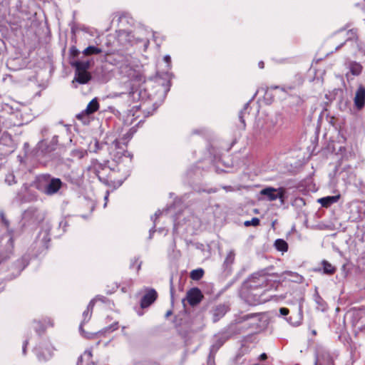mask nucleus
Listing matches in <instances>:
<instances>
[{"mask_svg":"<svg viewBox=\"0 0 365 365\" xmlns=\"http://www.w3.org/2000/svg\"><path fill=\"white\" fill-rule=\"evenodd\" d=\"M340 198V195H334V196H327L324 197H322L318 200V202L322 205V207H327L331 205L336 203Z\"/></svg>","mask_w":365,"mask_h":365,"instance_id":"obj_14","label":"nucleus"},{"mask_svg":"<svg viewBox=\"0 0 365 365\" xmlns=\"http://www.w3.org/2000/svg\"><path fill=\"white\" fill-rule=\"evenodd\" d=\"M322 264L323 266L324 273L327 274H333L335 272L336 268L328 261L323 260L322 262Z\"/></svg>","mask_w":365,"mask_h":365,"instance_id":"obj_19","label":"nucleus"},{"mask_svg":"<svg viewBox=\"0 0 365 365\" xmlns=\"http://www.w3.org/2000/svg\"><path fill=\"white\" fill-rule=\"evenodd\" d=\"M4 0H0V4L3 2Z\"/></svg>","mask_w":365,"mask_h":365,"instance_id":"obj_56","label":"nucleus"},{"mask_svg":"<svg viewBox=\"0 0 365 365\" xmlns=\"http://www.w3.org/2000/svg\"><path fill=\"white\" fill-rule=\"evenodd\" d=\"M202 294L198 288H192L187 293V299L190 305H196L201 301Z\"/></svg>","mask_w":365,"mask_h":365,"instance_id":"obj_7","label":"nucleus"},{"mask_svg":"<svg viewBox=\"0 0 365 365\" xmlns=\"http://www.w3.org/2000/svg\"><path fill=\"white\" fill-rule=\"evenodd\" d=\"M38 185L37 188L46 195L56 194L63 186V182L59 178H52L50 175H43L38 178Z\"/></svg>","mask_w":365,"mask_h":365,"instance_id":"obj_1","label":"nucleus"},{"mask_svg":"<svg viewBox=\"0 0 365 365\" xmlns=\"http://www.w3.org/2000/svg\"><path fill=\"white\" fill-rule=\"evenodd\" d=\"M350 73L354 76H359L362 71V66L356 61H351L349 64Z\"/></svg>","mask_w":365,"mask_h":365,"instance_id":"obj_18","label":"nucleus"},{"mask_svg":"<svg viewBox=\"0 0 365 365\" xmlns=\"http://www.w3.org/2000/svg\"><path fill=\"white\" fill-rule=\"evenodd\" d=\"M344 43H341L340 44L339 46H338L336 48V50L337 51L340 47H341L343 46Z\"/></svg>","mask_w":365,"mask_h":365,"instance_id":"obj_49","label":"nucleus"},{"mask_svg":"<svg viewBox=\"0 0 365 365\" xmlns=\"http://www.w3.org/2000/svg\"><path fill=\"white\" fill-rule=\"evenodd\" d=\"M258 66L260 68H263L264 67V63L263 61H259Z\"/></svg>","mask_w":365,"mask_h":365,"instance_id":"obj_42","label":"nucleus"},{"mask_svg":"<svg viewBox=\"0 0 365 365\" xmlns=\"http://www.w3.org/2000/svg\"><path fill=\"white\" fill-rule=\"evenodd\" d=\"M272 88H278L279 86H274V87H271Z\"/></svg>","mask_w":365,"mask_h":365,"instance_id":"obj_53","label":"nucleus"},{"mask_svg":"<svg viewBox=\"0 0 365 365\" xmlns=\"http://www.w3.org/2000/svg\"><path fill=\"white\" fill-rule=\"evenodd\" d=\"M161 214V212L160 210L157 211L155 215H154V217H155V219H156L157 217H158L160 216V215Z\"/></svg>","mask_w":365,"mask_h":365,"instance_id":"obj_43","label":"nucleus"},{"mask_svg":"<svg viewBox=\"0 0 365 365\" xmlns=\"http://www.w3.org/2000/svg\"><path fill=\"white\" fill-rule=\"evenodd\" d=\"M92 357V353L91 351H86L83 356H81L77 361V365H82L83 359V358H86V359L88 361Z\"/></svg>","mask_w":365,"mask_h":365,"instance_id":"obj_26","label":"nucleus"},{"mask_svg":"<svg viewBox=\"0 0 365 365\" xmlns=\"http://www.w3.org/2000/svg\"><path fill=\"white\" fill-rule=\"evenodd\" d=\"M95 301H96L95 299H92L88 304L86 310H85L83 313V321L81 323V325L79 327V329L81 331H83V329H82L83 324L86 322H88L90 320V319L91 318L93 309V307L95 304Z\"/></svg>","mask_w":365,"mask_h":365,"instance_id":"obj_11","label":"nucleus"},{"mask_svg":"<svg viewBox=\"0 0 365 365\" xmlns=\"http://www.w3.org/2000/svg\"><path fill=\"white\" fill-rule=\"evenodd\" d=\"M27 344H28L27 341H25L24 343V345H23V353H24V354H26Z\"/></svg>","mask_w":365,"mask_h":365,"instance_id":"obj_40","label":"nucleus"},{"mask_svg":"<svg viewBox=\"0 0 365 365\" xmlns=\"http://www.w3.org/2000/svg\"><path fill=\"white\" fill-rule=\"evenodd\" d=\"M71 65L73 67H74L76 70L86 71H88V69L91 66V63H90L89 61H76L75 62H71Z\"/></svg>","mask_w":365,"mask_h":365,"instance_id":"obj_17","label":"nucleus"},{"mask_svg":"<svg viewBox=\"0 0 365 365\" xmlns=\"http://www.w3.org/2000/svg\"><path fill=\"white\" fill-rule=\"evenodd\" d=\"M128 175H129L128 171H127L124 173L123 178L118 180L119 185H121L123 183V180L127 178V176H128Z\"/></svg>","mask_w":365,"mask_h":365,"instance_id":"obj_39","label":"nucleus"},{"mask_svg":"<svg viewBox=\"0 0 365 365\" xmlns=\"http://www.w3.org/2000/svg\"><path fill=\"white\" fill-rule=\"evenodd\" d=\"M347 36H348V37H347L346 41H351L353 39H355V40L358 39L357 36H356V33L353 29H351V30H349L347 32Z\"/></svg>","mask_w":365,"mask_h":365,"instance_id":"obj_29","label":"nucleus"},{"mask_svg":"<svg viewBox=\"0 0 365 365\" xmlns=\"http://www.w3.org/2000/svg\"><path fill=\"white\" fill-rule=\"evenodd\" d=\"M263 301H264V300H262V299H259H259H256V300H255V302H256V303H262Z\"/></svg>","mask_w":365,"mask_h":365,"instance_id":"obj_47","label":"nucleus"},{"mask_svg":"<svg viewBox=\"0 0 365 365\" xmlns=\"http://www.w3.org/2000/svg\"><path fill=\"white\" fill-rule=\"evenodd\" d=\"M230 334L225 331L215 335L213 342L211 346V351L216 352L228 339L230 337Z\"/></svg>","mask_w":365,"mask_h":365,"instance_id":"obj_5","label":"nucleus"},{"mask_svg":"<svg viewBox=\"0 0 365 365\" xmlns=\"http://www.w3.org/2000/svg\"><path fill=\"white\" fill-rule=\"evenodd\" d=\"M346 77H347V78H349V73H346Z\"/></svg>","mask_w":365,"mask_h":365,"instance_id":"obj_55","label":"nucleus"},{"mask_svg":"<svg viewBox=\"0 0 365 365\" xmlns=\"http://www.w3.org/2000/svg\"><path fill=\"white\" fill-rule=\"evenodd\" d=\"M227 312V307L224 304H220L215 307L212 310V320L214 322H217Z\"/></svg>","mask_w":365,"mask_h":365,"instance_id":"obj_12","label":"nucleus"},{"mask_svg":"<svg viewBox=\"0 0 365 365\" xmlns=\"http://www.w3.org/2000/svg\"><path fill=\"white\" fill-rule=\"evenodd\" d=\"M102 52V50L98 47H96L94 46H90L87 47L84 51H83V53L86 56H90L93 54H98Z\"/></svg>","mask_w":365,"mask_h":365,"instance_id":"obj_20","label":"nucleus"},{"mask_svg":"<svg viewBox=\"0 0 365 365\" xmlns=\"http://www.w3.org/2000/svg\"><path fill=\"white\" fill-rule=\"evenodd\" d=\"M284 274L291 277L290 280L297 283H302L303 281V277L298 274L297 273L292 272L290 271L285 272Z\"/></svg>","mask_w":365,"mask_h":365,"instance_id":"obj_24","label":"nucleus"},{"mask_svg":"<svg viewBox=\"0 0 365 365\" xmlns=\"http://www.w3.org/2000/svg\"><path fill=\"white\" fill-rule=\"evenodd\" d=\"M250 319H254L256 322L259 321V315L258 314H244L238 319V322H242Z\"/></svg>","mask_w":365,"mask_h":365,"instance_id":"obj_21","label":"nucleus"},{"mask_svg":"<svg viewBox=\"0 0 365 365\" xmlns=\"http://www.w3.org/2000/svg\"><path fill=\"white\" fill-rule=\"evenodd\" d=\"M243 113H244V110H241L239 113V118H240V120L241 121V123H242L243 125V127L245 128V120L243 118Z\"/></svg>","mask_w":365,"mask_h":365,"instance_id":"obj_37","label":"nucleus"},{"mask_svg":"<svg viewBox=\"0 0 365 365\" xmlns=\"http://www.w3.org/2000/svg\"><path fill=\"white\" fill-rule=\"evenodd\" d=\"M170 294H171V297L173 298V286H171V287H170Z\"/></svg>","mask_w":365,"mask_h":365,"instance_id":"obj_48","label":"nucleus"},{"mask_svg":"<svg viewBox=\"0 0 365 365\" xmlns=\"http://www.w3.org/2000/svg\"><path fill=\"white\" fill-rule=\"evenodd\" d=\"M274 245L277 250L282 252L287 251L288 248L287 243L282 239L277 240L274 242Z\"/></svg>","mask_w":365,"mask_h":365,"instance_id":"obj_23","label":"nucleus"},{"mask_svg":"<svg viewBox=\"0 0 365 365\" xmlns=\"http://www.w3.org/2000/svg\"><path fill=\"white\" fill-rule=\"evenodd\" d=\"M312 333H313V334H316V331H314H314H312Z\"/></svg>","mask_w":365,"mask_h":365,"instance_id":"obj_54","label":"nucleus"},{"mask_svg":"<svg viewBox=\"0 0 365 365\" xmlns=\"http://www.w3.org/2000/svg\"><path fill=\"white\" fill-rule=\"evenodd\" d=\"M279 313L281 315L286 316L289 314V309L284 307L279 309Z\"/></svg>","mask_w":365,"mask_h":365,"instance_id":"obj_36","label":"nucleus"},{"mask_svg":"<svg viewBox=\"0 0 365 365\" xmlns=\"http://www.w3.org/2000/svg\"><path fill=\"white\" fill-rule=\"evenodd\" d=\"M267 359V355L266 354L263 353L260 356H259V359L260 360H264Z\"/></svg>","mask_w":365,"mask_h":365,"instance_id":"obj_41","label":"nucleus"},{"mask_svg":"<svg viewBox=\"0 0 365 365\" xmlns=\"http://www.w3.org/2000/svg\"><path fill=\"white\" fill-rule=\"evenodd\" d=\"M284 189L282 187L276 189L271 187L264 188L260 191V194L266 196L269 200L274 201L279 198L282 203L284 202Z\"/></svg>","mask_w":365,"mask_h":365,"instance_id":"obj_4","label":"nucleus"},{"mask_svg":"<svg viewBox=\"0 0 365 365\" xmlns=\"http://www.w3.org/2000/svg\"><path fill=\"white\" fill-rule=\"evenodd\" d=\"M70 53L73 57H76L79 53V51L77 49L76 47L72 46L70 48Z\"/></svg>","mask_w":365,"mask_h":365,"instance_id":"obj_31","label":"nucleus"},{"mask_svg":"<svg viewBox=\"0 0 365 365\" xmlns=\"http://www.w3.org/2000/svg\"><path fill=\"white\" fill-rule=\"evenodd\" d=\"M118 329V323L115 322L106 329V331H113Z\"/></svg>","mask_w":365,"mask_h":365,"instance_id":"obj_34","label":"nucleus"},{"mask_svg":"<svg viewBox=\"0 0 365 365\" xmlns=\"http://www.w3.org/2000/svg\"><path fill=\"white\" fill-rule=\"evenodd\" d=\"M245 351H246L245 348H242L239 351V353L236 355L235 359L236 363H242V361H240V359L245 354Z\"/></svg>","mask_w":365,"mask_h":365,"instance_id":"obj_30","label":"nucleus"},{"mask_svg":"<svg viewBox=\"0 0 365 365\" xmlns=\"http://www.w3.org/2000/svg\"><path fill=\"white\" fill-rule=\"evenodd\" d=\"M135 82L140 83L144 82V78L140 74H137L134 79L128 82V87L129 90L127 93H122L121 94H126L128 98V102L133 103L139 100L140 93L135 85Z\"/></svg>","mask_w":365,"mask_h":365,"instance_id":"obj_3","label":"nucleus"},{"mask_svg":"<svg viewBox=\"0 0 365 365\" xmlns=\"http://www.w3.org/2000/svg\"><path fill=\"white\" fill-rule=\"evenodd\" d=\"M98 108L99 103L97 99L93 98L87 105L86 108L84 110H83L81 113L78 114L76 117L78 119L81 120L85 115H88L95 113L96 110H98Z\"/></svg>","mask_w":365,"mask_h":365,"instance_id":"obj_8","label":"nucleus"},{"mask_svg":"<svg viewBox=\"0 0 365 365\" xmlns=\"http://www.w3.org/2000/svg\"><path fill=\"white\" fill-rule=\"evenodd\" d=\"M235 253L234 250H230L228 252V254L225 259L224 264L227 267L231 265L235 261Z\"/></svg>","mask_w":365,"mask_h":365,"instance_id":"obj_25","label":"nucleus"},{"mask_svg":"<svg viewBox=\"0 0 365 365\" xmlns=\"http://www.w3.org/2000/svg\"><path fill=\"white\" fill-rule=\"evenodd\" d=\"M314 302L317 304V309L322 312H324L327 309V304L326 302L319 296L317 292L314 295Z\"/></svg>","mask_w":365,"mask_h":365,"instance_id":"obj_15","label":"nucleus"},{"mask_svg":"<svg viewBox=\"0 0 365 365\" xmlns=\"http://www.w3.org/2000/svg\"><path fill=\"white\" fill-rule=\"evenodd\" d=\"M140 265H141V263H140L138 266V269H139L140 268Z\"/></svg>","mask_w":365,"mask_h":365,"instance_id":"obj_51","label":"nucleus"},{"mask_svg":"<svg viewBox=\"0 0 365 365\" xmlns=\"http://www.w3.org/2000/svg\"><path fill=\"white\" fill-rule=\"evenodd\" d=\"M88 365H96L95 363L93 362H91V364H89Z\"/></svg>","mask_w":365,"mask_h":365,"instance_id":"obj_52","label":"nucleus"},{"mask_svg":"<svg viewBox=\"0 0 365 365\" xmlns=\"http://www.w3.org/2000/svg\"><path fill=\"white\" fill-rule=\"evenodd\" d=\"M165 61L168 63V68L170 67V56L169 55H166L164 57Z\"/></svg>","mask_w":365,"mask_h":365,"instance_id":"obj_38","label":"nucleus"},{"mask_svg":"<svg viewBox=\"0 0 365 365\" xmlns=\"http://www.w3.org/2000/svg\"><path fill=\"white\" fill-rule=\"evenodd\" d=\"M155 232V230L153 229H150V238L152 237V234Z\"/></svg>","mask_w":365,"mask_h":365,"instance_id":"obj_46","label":"nucleus"},{"mask_svg":"<svg viewBox=\"0 0 365 365\" xmlns=\"http://www.w3.org/2000/svg\"><path fill=\"white\" fill-rule=\"evenodd\" d=\"M108 192H107V194L105 196V200H106V202L104 204V207L106 206V201L108 200Z\"/></svg>","mask_w":365,"mask_h":365,"instance_id":"obj_45","label":"nucleus"},{"mask_svg":"<svg viewBox=\"0 0 365 365\" xmlns=\"http://www.w3.org/2000/svg\"><path fill=\"white\" fill-rule=\"evenodd\" d=\"M357 46L359 51L365 56V42H361L358 43Z\"/></svg>","mask_w":365,"mask_h":365,"instance_id":"obj_33","label":"nucleus"},{"mask_svg":"<svg viewBox=\"0 0 365 365\" xmlns=\"http://www.w3.org/2000/svg\"><path fill=\"white\" fill-rule=\"evenodd\" d=\"M204 275V270L202 268H198L196 269H193L190 272V278L193 280H199Z\"/></svg>","mask_w":365,"mask_h":365,"instance_id":"obj_22","label":"nucleus"},{"mask_svg":"<svg viewBox=\"0 0 365 365\" xmlns=\"http://www.w3.org/2000/svg\"><path fill=\"white\" fill-rule=\"evenodd\" d=\"M354 105L358 110H361L365 105V87L360 85L355 93L354 99Z\"/></svg>","mask_w":365,"mask_h":365,"instance_id":"obj_6","label":"nucleus"},{"mask_svg":"<svg viewBox=\"0 0 365 365\" xmlns=\"http://www.w3.org/2000/svg\"><path fill=\"white\" fill-rule=\"evenodd\" d=\"M268 274L266 269L258 271L252 274L247 281V285L251 290H255L259 288H264L267 286L269 281Z\"/></svg>","mask_w":365,"mask_h":365,"instance_id":"obj_2","label":"nucleus"},{"mask_svg":"<svg viewBox=\"0 0 365 365\" xmlns=\"http://www.w3.org/2000/svg\"><path fill=\"white\" fill-rule=\"evenodd\" d=\"M0 217L1 220V222L4 224V225L8 227H9V221L5 218L4 213L1 211L0 212Z\"/></svg>","mask_w":365,"mask_h":365,"instance_id":"obj_32","label":"nucleus"},{"mask_svg":"<svg viewBox=\"0 0 365 365\" xmlns=\"http://www.w3.org/2000/svg\"><path fill=\"white\" fill-rule=\"evenodd\" d=\"M321 356L324 358V361H322V357L318 356L314 365H332L333 361L329 353H324Z\"/></svg>","mask_w":365,"mask_h":365,"instance_id":"obj_16","label":"nucleus"},{"mask_svg":"<svg viewBox=\"0 0 365 365\" xmlns=\"http://www.w3.org/2000/svg\"><path fill=\"white\" fill-rule=\"evenodd\" d=\"M50 242L49 230H46L41 231L37 237L36 243L40 246L48 248V242Z\"/></svg>","mask_w":365,"mask_h":365,"instance_id":"obj_13","label":"nucleus"},{"mask_svg":"<svg viewBox=\"0 0 365 365\" xmlns=\"http://www.w3.org/2000/svg\"><path fill=\"white\" fill-rule=\"evenodd\" d=\"M259 220L257 217H253L251 220L245 221L244 225L246 227L249 226H257L259 225Z\"/></svg>","mask_w":365,"mask_h":365,"instance_id":"obj_27","label":"nucleus"},{"mask_svg":"<svg viewBox=\"0 0 365 365\" xmlns=\"http://www.w3.org/2000/svg\"><path fill=\"white\" fill-rule=\"evenodd\" d=\"M158 296L156 291L153 289L148 290V292L143 297L140 306L142 308L149 307L153 302H155Z\"/></svg>","mask_w":365,"mask_h":365,"instance_id":"obj_9","label":"nucleus"},{"mask_svg":"<svg viewBox=\"0 0 365 365\" xmlns=\"http://www.w3.org/2000/svg\"><path fill=\"white\" fill-rule=\"evenodd\" d=\"M171 314H172V311H171V310H168V311L165 313V317L166 318H168V317H170Z\"/></svg>","mask_w":365,"mask_h":365,"instance_id":"obj_44","label":"nucleus"},{"mask_svg":"<svg viewBox=\"0 0 365 365\" xmlns=\"http://www.w3.org/2000/svg\"><path fill=\"white\" fill-rule=\"evenodd\" d=\"M95 145L96 147V149H98L99 144L98 142L96 143Z\"/></svg>","mask_w":365,"mask_h":365,"instance_id":"obj_50","label":"nucleus"},{"mask_svg":"<svg viewBox=\"0 0 365 365\" xmlns=\"http://www.w3.org/2000/svg\"><path fill=\"white\" fill-rule=\"evenodd\" d=\"M5 182L9 185L16 183L14 175L13 173H9L8 175H6V176L5 178Z\"/></svg>","mask_w":365,"mask_h":365,"instance_id":"obj_28","label":"nucleus"},{"mask_svg":"<svg viewBox=\"0 0 365 365\" xmlns=\"http://www.w3.org/2000/svg\"><path fill=\"white\" fill-rule=\"evenodd\" d=\"M91 76L88 71L76 69L75 77L73 81V83H74V81H76L81 84H85L87 83L91 80Z\"/></svg>","mask_w":365,"mask_h":365,"instance_id":"obj_10","label":"nucleus"},{"mask_svg":"<svg viewBox=\"0 0 365 365\" xmlns=\"http://www.w3.org/2000/svg\"><path fill=\"white\" fill-rule=\"evenodd\" d=\"M51 356V354L49 352L47 356H44V355H41V354H38V358L40 361H43V360H47L48 359H49L50 357Z\"/></svg>","mask_w":365,"mask_h":365,"instance_id":"obj_35","label":"nucleus"}]
</instances>
